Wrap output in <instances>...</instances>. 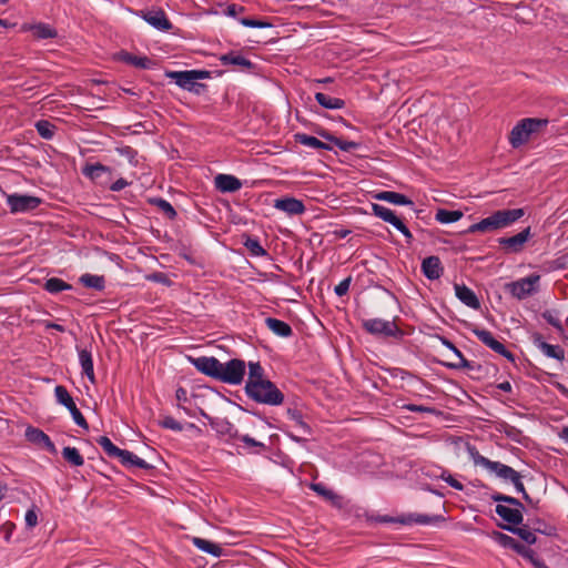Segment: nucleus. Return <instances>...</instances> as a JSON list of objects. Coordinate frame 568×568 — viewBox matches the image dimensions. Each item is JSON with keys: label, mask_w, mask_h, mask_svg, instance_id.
<instances>
[{"label": "nucleus", "mask_w": 568, "mask_h": 568, "mask_svg": "<svg viewBox=\"0 0 568 568\" xmlns=\"http://www.w3.org/2000/svg\"><path fill=\"white\" fill-rule=\"evenodd\" d=\"M467 450L469 453V456H470L473 463L476 466H481V467L486 468L489 473H493L497 477L501 478L503 480L510 481L514 485L516 491L520 493L523 495V498L525 499V501H527L529 505L534 504V500L527 494L525 486L521 481V475L517 470H515L513 467L505 465L500 462H494V460H490L489 458L480 455L475 446H468Z\"/></svg>", "instance_id": "f257e3e1"}, {"label": "nucleus", "mask_w": 568, "mask_h": 568, "mask_svg": "<svg viewBox=\"0 0 568 568\" xmlns=\"http://www.w3.org/2000/svg\"><path fill=\"white\" fill-rule=\"evenodd\" d=\"M525 215L524 209H504L493 212L489 216L471 224L464 233H486L505 229Z\"/></svg>", "instance_id": "f03ea898"}, {"label": "nucleus", "mask_w": 568, "mask_h": 568, "mask_svg": "<svg viewBox=\"0 0 568 568\" xmlns=\"http://www.w3.org/2000/svg\"><path fill=\"white\" fill-rule=\"evenodd\" d=\"M246 396L258 404L278 406L284 402V394L271 381L265 383L248 384L244 387Z\"/></svg>", "instance_id": "7ed1b4c3"}, {"label": "nucleus", "mask_w": 568, "mask_h": 568, "mask_svg": "<svg viewBox=\"0 0 568 568\" xmlns=\"http://www.w3.org/2000/svg\"><path fill=\"white\" fill-rule=\"evenodd\" d=\"M165 77L174 80L181 89L199 95L206 89V85L197 80L210 79L211 72L207 70L166 71Z\"/></svg>", "instance_id": "20e7f679"}, {"label": "nucleus", "mask_w": 568, "mask_h": 568, "mask_svg": "<svg viewBox=\"0 0 568 568\" xmlns=\"http://www.w3.org/2000/svg\"><path fill=\"white\" fill-rule=\"evenodd\" d=\"M548 124L547 119L526 118L520 120L510 131L509 143L519 148L528 142L530 135Z\"/></svg>", "instance_id": "39448f33"}, {"label": "nucleus", "mask_w": 568, "mask_h": 568, "mask_svg": "<svg viewBox=\"0 0 568 568\" xmlns=\"http://www.w3.org/2000/svg\"><path fill=\"white\" fill-rule=\"evenodd\" d=\"M540 275L530 274L526 277L505 284V291L521 301L538 292Z\"/></svg>", "instance_id": "423d86ee"}, {"label": "nucleus", "mask_w": 568, "mask_h": 568, "mask_svg": "<svg viewBox=\"0 0 568 568\" xmlns=\"http://www.w3.org/2000/svg\"><path fill=\"white\" fill-rule=\"evenodd\" d=\"M443 520H444V517H442L439 515L429 516V515H422V514H408V515H402V516H397V517L384 515V516H378L376 518V521H378V523L400 524V525H406V526H409L413 524L434 525V524H437Z\"/></svg>", "instance_id": "0eeeda50"}, {"label": "nucleus", "mask_w": 568, "mask_h": 568, "mask_svg": "<svg viewBox=\"0 0 568 568\" xmlns=\"http://www.w3.org/2000/svg\"><path fill=\"white\" fill-rule=\"evenodd\" d=\"M54 396H55L57 402L60 405L64 406L70 412L74 423L79 427L88 430L89 424H88L87 419L84 418V416L82 415V413L78 409V407L74 403V399L68 392L67 387L63 385H57L54 388Z\"/></svg>", "instance_id": "6e6552de"}, {"label": "nucleus", "mask_w": 568, "mask_h": 568, "mask_svg": "<svg viewBox=\"0 0 568 568\" xmlns=\"http://www.w3.org/2000/svg\"><path fill=\"white\" fill-rule=\"evenodd\" d=\"M363 328L372 335H382L385 337H402L403 331L394 321L382 318H368L363 321Z\"/></svg>", "instance_id": "1a4fd4ad"}, {"label": "nucleus", "mask_w": 568, "mask_h": 568, "mask_svg": "<svg viewBox=\"0 0 568 568\" xmlns=\"http://www.w3.org/2000/svg\"><path fill=\"white\" fill-rule=\"evenodd\" d=\"M245 368V362L240 358H232L225 364L222 363L219 381L230 385H240L243 382Z\"/></svg>", "instance_id": "9d476101"}, {"label": "nucleus", "mask_w": 568, "mask_h": 568, "mask_svg": "<svg viewBox=\"0 0 568 568\" xmlns=\"http://www.w3.org/2000/svg\"><path fill=\"white\" fill-rule=\"evenodd\" d=\"M41 203L42 199L30 194L13 193L7 195V205L12 214L34 211Z\"/></svg>", "instance_id": "9b49d317"}, {"label": "nucleus", "mask_w": 568, "mask_h": 568, "mask_svg": "<svg viewBox=\"0 0 568 568\" xmlns=\"http://www.w3.org/2000/svg\"><path fill=\"white\" fill-rule=\"evenodd\" d=\"M531 236V229L530 226H527L514 236L499 237L497 242L504 248L505 253L517 254L524 250L525 244Z\"/></svg>", "instance_id": "f8f14e48"}, {"label": "nucleus", "mask_w": 568, "mask_h": 568, "mask_svg": "<svg viewBox=\"0 0 568 568\" xmlns=\"http://www.w3.org/2000/svg\"><path fill=\"white\" fill-rule=\"evenodd\" d=\"M471 332L483 344L493 349L495 353L504 356L510 362H515V355L508 351L501 342L496 339L491 332L478 327L474 328Z\"/></svg>", "instance_id": "ddd939ff"}, {"label": "nucleus", "mask_w": 568, "mask_h": 568, "mask_svg": "<svg viewBox=\"0 0 568 568\" xmlns=\"http://www.w3.org/2000/svg\"><path fill=\"white\" fill-rule=\"evenodd\" d=\"M191 364L202 374L219 381L222 363L213 356L189 357Z\"/></svg>", "instance_id": "4468645a"}, {"label": "nucleus", "mask_w": 568, "mask_h": 568, "mask_svg": "<svg viewBox=\"0 0 568 568\" xmlns=\"http://www.w3.org/2000/svg\"><path fill=\"white\" fill-rule=\"evenodd\" d=\"M436 337L440 341V343L445 347H447L449 351H452L458 358V362H456V363H447L446 364L447 367L453 368V369L464 368L467 371H473L474 368H478V369L481 368L480 364H477L475 362L466 359L463 356L462 352L455 346V344L452 341H449L448 338H446L445 336H442V335H436Z\"/></svg>", "instance_id": "2eb2a0df"}, {"label": "nucleus", "mask_w": 568, "mask_h": 568, "mask_svg": "<svg viewBox=\"0 0 568 568\" xmlns=\"http://www.w3.org/2000/svg\"><path fill=\"white\" fill-rule=\"evenodd\" d=\"M26 439L31 444L44 448L50 454H57V447L50 437L40 428L28 426L24 433Z\"/></svg>", "instance_id": "dca6fc26"}, {"label": "nucleus", "mask_w": 568, "mask_h": 568, "mask_svg": "<svg viewBox=\"0 0 568 568\" xmlns=\"http://www.w3.org/2000/svg\"><path fill=\"white\" fill-rule=\"evenodd\" d=\"M141 18L159 31L168 32L173 29V24L162 9L141 11Z\"/></svg>", "instance_id": "f3484780"}, {"label": "nucleus", "mask_w": 568, "mask_h": 568, "mask_svg": "<svg viewBox=\"0 0 568 568\" xmlns=\"http://www.w3.org/2000/svg\"><path fill=\"white\" fill-rule=\"evenodd\" d=\"M532 344L549 358L562 362L565 359V349L560 345H551L544 341L540 333L534 332L530 334Z\"/></svg>", "instance_id": "a211bd4d"}, {"label": "nucleus", "mask_w": 568, "mask_h": 568, "mask_svg": "<svg viewBox=\"0 0 568 568\" xmlns=\"http://www.w3.org/2000/svg\"><path fill=\"white\" fill-rule=\"evenodd\" d=\"M222 65H234L241 71L254 73L256 64L241 54L240 51H230L219 58Z\"/></svg>", "instance_id": "6ab92c4d"}, {"label": "nucleus", "mask_w": 568, "mask_h": 568, "mask_svg": "<svg viewBox=\"0 0 568 568\" xmlns=\"http://www.w3.org/2000/svg\"><path fill=\"white\" fill-rule=\"evenodd\" d=\"M201 415L207 419L212 429H214L221 436H227L229 438H237L239 430L227 418L212 417L204 410H201Z\"/></svg>", "instance_id": "aec40b11"}, {"label": "nucleus", "mask_w": 568, "mask_h": 568, "mask_svg": "<svg viewBox=\"0 0 568 568\" xmlns=\"http://www.w3.org/2000/svg\"><path fill=\"white\" fill-rule=\"evenodd\" d=\"M21 31L31 32L37 40L53 39L58 37V31L52 26L44 22L23 23L21 26Z\"/></svg>", "instance_id": "412c9836"}, {"label": "nucleus", "mask_w": 568, "mask_h": 568, "mask_svg": "<svg viewBox=\"0 0 568 568\" xmlns=\"http://www.w3.org/2000/svg\"><path fill=\"white\" fill-rule=\"evenodd\" d=\"M420 268L423 275L429 281L438 280L444 274L442 261L436 255L425 257L422 262Z\"/></svg>", "instance_id": "4be33fe9"}, {"label": "nucleus", "mask_w": 568, "mask_h": 568, "mask_svg": "<svg viewBox=\"0 0 568 568\" xmlns=\"http://www.w3.org/2000/svg\"><path fill=\"white\" fill-rule=\"evenodd\" d=\"M274 207L287 213L288 215H301L305 212V205L303 201L293 196L276 199L274 201Z\"/></svg>", "instance_id": "5701e85b"}, {"label": "nucleus", "mask_w": 568, "mask_h": 568, "mask_svg": "<svg viewBox=\"0 0 568 568\" xmlns=\"http://www.w3.org/2000/svg\"><path fill=\"white\" fill-rule=\"evenodd\" d=\"M454 290L456 297L463 304L476 311L480 308V301L471 288L465 284L455 283Z\"/></svg>", "instance_id": "b1692460"}, {"label": "nucleus", "mask_w": 568, "mask_h": 568, "mask_svg": "<svg viewBox=\"0 0 568 568\" xmlns=\"http://www.w3.org/2000/svg\"><path fill=\"white\" fill-rule=\"evenodd\" d=\"M523 507H507L505 505L498 504L495 508L496 514L510 524L509 526L520 525L524 520V516L521 513Z\"/></svg>", "instance_id": "393cba45"}, {"label": "nucleus", "mask_w": 568, "mask_h": 568, "mask_svg": "<svg viewBox=\"0 0 568 568\" xmlns=\"http://www.w3.org/2000/svg\"><path fill=\"white\" fill-rule=\"evenodd\" d=\"M215 187L222 193H233L242 187V181L231 174H217L214 178Z\"/></svg>", "instance_id": "a878e982"}, {"label": "nucleus", "mask_w": 568, "mask_h": 568, "mask_svg": "<svg viewBox=\"0 0 568 568\" xmlns=\"http://www.w3.org/2000/svg\"><path fill=\"white\" fill-rule=\"evenodd\" d=\"M79 363L82 368V375H85L87 378L95 384V375H94V365L92 358V352L88 348H78Z\"/></svg>", "instance_id": "bb28decb"}, {"label": "nucleus", "mask_w": 568, "mask_h": 568, "mask_svg": "<svg viewBox=\"0 0 568 568\" xmlns=\"http://www.w3.org/2000/svg\"><path fill=\"white\" fill-rule=\"evenodd\" d=\"M373 199L385 201L395 205H413L414 202L406 195L394 191H379L373 194Z\"/></svg>", "instance_id": "cd10ccee"}, {"label": "nucleus", "mask_w": 568, "mask_h": 568, "mask_svg": "<svg viewBox=\"0 0 568 568\" xmlns=\"http://www.w3.org/2000/svg\"><path fill=\"white\" fill-rule=\"evenodd\" d=\"M118 459L124 467H128V468L138 467V468L145 469V470L153 469L152 465H150L144 459L138 457L135 454H133L132 452L126 450V449H122Z\"/></svg>", "instance_id": "c85d7f7f"}, {"label": "nucleus", "mask_w": 568, "mask_h": 568, "mask_svg": "<svg viewBox=\"0 0 568 568\" xmlns=\"http://www.w3.org/2000/svg\"><path fill=\"white\" fill-rule=\"evenodd\" d=\"M119 60L126 64L133 65L139 69H143V70L151 69L154 64V62L145 55L139 57V55H134L126 51H121L119 53Z\"/></svg>", "instance_id": "c756f323"}, {"label": "nucleus", "mask_w": 568, "mask_h": 568, "mask_svg": "<svg viewBox=\"0 0 568 568\" xmlns=\"http://www.w3.org/2000/svg\"><path fill=\"white\" fill-rule=\"evenodd\" d=\"M265 325L270 331H272L277 336L290 337L293 335V329H292L291 325L282 320L274 318V317H266Z\"/></svg>", "instance_id": "7c9ffc66"}, {"label": "nucleus", "mask_w": 568, "mask_h": 568, "mask_svg": "<svg viewBox=\"0 0 568 568\" xmlns=\"http://www.w3.org/2000/svg\"><path fill=\"white\" fill-rule=\"evenodd\" d=\"M294 140L296 143H300L302 145L310 146L313 149H317V150L331 151L333 149L331 144L323 142V141L318 140L317 138L308 135L306 133H300V132L295 133Z\"/></svg>", "instance_id": "2f4dec72"}, {"label": "nucleus", "mask_w": 568, "mask_h": 568, "mask_svg": "<svg viewBox=\"0 0 568 568\" xmlns=\"http://www.w3.org/2000/svg\"><path fill=\"white\" fill-rule=\"evenodd\" d=\"M192 542L201 551L210 554L214 557H221L223 555V548L219 544L211 540L193 537Z\"/></svg>", "instance_id": "473e14b6"}, {"label": "nucleus", "mask_w": 568, "mask_h": 568, "mask_svg": "<svg viewBox=\"0 0 568 568\" xmlns=\"http://www.w3.org/2000/svg\"><path fill=\"white\" fill-rule=\"evenodd\" d=\"M372 212L375 216L383 220L384 222L389 223L390 225L395 226L399 222V217L395 214L394 211L390 209L373 203L372 204Z\"/></svg>", "instance_id": "72a5a7b5"}, {"label": "nucleus", "mask_w": 568, "mask_h": 568, "mask_svg": "<svg viewBox=\"0 0 568 568\" xmlns=\"http://www.w3.org/2000/svg\"><path fill=\"white\" fill-rule=\"evenodd\" d=\"M79 282L88 288H93L95 291H103L105 288V278L103 275H94L90 273H84L79 277Z\"/></svg>", "instance_id": "f704fd0d"}, {"label": "nucleus", "mask_w": 568, "mask_h": 568, "mask_svg": "<svg viewBox=\"0 0 568 568\" xmlns=\"http://www.w3.org/2000/svg\"><path fill=\"white\" fill-rule=\"evenodd\" d=\"M315 100L321 106L328 110H338L345 106V101L343 99L334 98L322 92L315 93Z\"/></svg>", "instance_id": "c9c22d12"}, {"label": "nucleus", "mask_w": 568, "mask_h": 568, "mask_svg": "<svg viewBox=\"0 0 568 568\" xmlns=\"http://www.w3.org/2000/svg\"><path fill=\"white\" fill-rule=\"evenodd\" d=\"M247 367H248V377H247L245 385H248L251 383L252 384H255V383L262 384V383H265V381H268L267 378H265L264 368L262 367L260 362H250L247 364Z\"/></svg>", "instance_id": "e433bc0d"}, {"label": "nucleus", "mask_w": 568, "mask_h": 568, "mask_svg": "<svg viewBox=\"0 0 568 568\" xmlns=\"http://www.w3.org/2000/svg\"><path fill=\"white\" fill-rule=\"evenodd\" d=\"M149 204L158 207L169 220H175L178 213L172 204L163 197H150Z\"/></svg>", "instance_id": "4c0bfd02"}, {"label": "nucleus", "mask_w": 568, "mask_h": 568, "mask_svg": "<svg viewBox=\"0 0 568 568\" xmlns=\"http://www.w3.org/2000/svg\"><path fill=\"white\" fill-rule=\"evenodd\" d=\"M464 213L459 210H446L438 209L435 214V220L442 224H449L459 221L463 217Z\"/></svg>", "instance_id": "58836bf2"}, {"label": "nucleus", "mask_w": 568, "mask_h": 568, "mask_svg": "<svg viewBox=\"0 0 568 568\" xmlns=\"http://www.w3.org/2000/svg\"><path fill=\"white\" fill-rule=\"evenodd\" d=\"M243 245L248 250L252 256H265L267 251L261 245L257 237L243 235Z\"/></svg>", "instance_id": "ea45409f"}, {"label": "nucleus", "mask_w": 568, "mask_h": 568, "mask_svg": "<svg viewBox=\"0 0 568 568\" xmlns=\"http://www.w3.org/2000/svg\"><path fill=\"white\" fill-rule=\"evenodd\" d=\"M44 290L51 294H58L62 291H70L72 290V285L64 282L63 280L59 277H50L45 281L43 285Z\"/></svg>", "instance_id": "a19ab883"}, {"label": "nucleus", "mask_w": 568, "mask_h": 568, "mask_svg": "<svg viewBox=\"0 0 568 568\" xmlns=\"http://www.w3.org/2000/svg\"><path fill=\"white\" fill-rule=\"evenodd\" d=\"M500 527L505 530H508V531L519 536L528 545H534L537 540L535 534L527 526H524V527L500 526Z\"/></svg>", "instance_id": "79ce46f5"}, {"label": "nucleus", "mask_w": 568, "mask_h": 568, "mask_svg": "<svg viewBox=\"0 0 568 568\" xmlns=\"http://www.w3.org/2000/svg\"><path fill=\"white\" fill-rule=\"evenodd\" d=\"M286 413L288 418L295 423V425L302 430L304 435L312 434V428L307 423L304 422L301 410L296 408H287Z\"/></svg>", "instance_id": "37998d69"}, {"label": "nucleus", "mask_w": 568, "mask_h": 568, "mask_svg": "<svg viewBox=\"0 0 568 568\" xmlns=\"http://www.w3.org/2000/svg\"><path fill=\"white\" fill-rule=\"evenodd\" d=\"M34 126L38 134L45 140H51L57 131V126L48 120H39Z\"/></svg>", "instance_id": "c03bdc74"}, {"label": "nucleus", "mask_w": 568, "mask_h": 568, "mask_svg": "<svg viewBox=\"0 0 568 568\" xmlns=\"http://www.w3.org/2000/svg\"><path fill=\"white\" fill-rule=\"evenodd\" d=\"M63 458L72 466L80 467L84 464V458L75 447L67 446L62 449Z\"/></svg>", "instance_id": "a18cd8bd"}, {"label": "nucleus", "mask_w": 568, "mask_h": 568, "mask_svg": "<svg viewBox=\"0 0 568 568\" xmlns=\"http://www.w3.org/2000/svg\"><path fill=\"white\" fill-rule=\"evenodd\" d=\"M110 168L109 166H105L101 163H93V164H87L83 170H82V173L91 179V180H98L99 178H101V175L103 173H108L110 172Z\"/></svg>", "instance_id": "49530a36"}, {"label": "nucleus", "mask_w": 568, "mask_h": 568, "mask_svg": "<svg viewBox=\"0 0 568 568\" xmlns=\"http://www.w3.org/2000/svg\"><path fill=\"white\" fill-rule=\"evenodd\" d=\"M98 445L102 447L104 453L111 458H118L122 449L115 446L111 439L106 436H100L97 438Z\"/></svg>", "instance_id": "de8ad7c7"}, {"label": "nucleus", "mask_w": 568, "mask_h": 568, "mask_svg": "<svg viewBox=\"0 0 568 568\" xmlns=\"http://www.w3.org/2000/svg\"><path fill=\"white\" fill-rule=\"evenodd\" d=\"M311 489L316 494L325 498L326 500L332 501L334 505L339 500V496L336 495L332 489L327 488L322 483H313L311 484Z\"/></svg>", "instance_id": "09e8293b"}, {"label": "nucleus", "mask_w": 568, "mask_h": 568, "mask_svg": "<svg viewBox=\"0 0 568 568\" xmlns=\"http://www.w3.org/2000/svg\"><path fill=\"white\" fill-rule=\"evenodd\" d=\"M439 474H433L434 477H438L443 479L445 483H447L450 487L455 488L456 490H464V485L457 480L448 470L439 468Z\"/></svg>", "instance_id": "8fccbe9b"}, {"label": "nucleus", "mask_w": 568, "mask_h": 568, "mask_svg": "<svg viewBox=\"0 0 568 568\" xmlns=\"http://www.w3.org/2000/svg\"><path fill=\"white\" fill-rule=\"evenodd\" d=\"M500 432H503L509 439L521 444L524 438L523 432L516 426L509 425L507 423L501 424Z\"/></svg>", "instance_id": "3c124183"}, {"label": "nucleus", "mask_w": 568, "mask_h": 568, "mask_svg": "<svg viewBox=\"0 0 568 568\" xmlns=\"http://www.w3.org/2000/svg\"><path fill=\"white\" fill-rule=\"evenodd\" d=\"M541 316L549 325L556 328L560 334L564 333V326L560 320L557 317L556 311L546 310L545 312L541 313Z\"/></svg>", "instance_id": "603ef678"}, {"label": "nucleus", "mask_w": 568, "mask_h": 568, "mask_svg": "<svg viewBox=\"0 0 568 568\" xmlns=\"http://www.w3.org/2000/svg\"><path fill=\"white\" fill-rule=\"evenodd\" d=\"M239 22L246 28L265 29V28L273 27V24L271 22H268L267 20H262V19L240 18Z\"/></svg>", "instance_id": "864d4df0"}, {"label": "nucleus", "mask_w": 568, "mask_h": 568, "mask_svg": "<svg viewBox=\"0 0 568 568\" xmlns=\"http://www.w3.org/2000/svg\"><path fill=\"white\" fill-rule=\"evenodd\" d=\"M490 499L496 503H504L515 507H523V504L520 503L519 499L497 491L491 494Z\"/></svg>", "instance_id": "5fc2aeb1"}, {"label": "nucleus", "mask_w": 568, "mask_h": 568, "mask_svg": "<svg viewBox=\"0 0 568 568\" xmlns=\"http://www.w3.org/2000/svg\"><path fill=\"white\" fill-rule=\"evenodd\" d=\"M490 499L496 503H504L515 507H523V504L520 503L519 499L497 491L491 494Z\"/></svg>", "instance_id": "6e6d98bb"}, {"label": "nucleus", "mask_w": 568, "mask_h": 568, "mask_svg": "<svg viewBox=\"0 0 568 568\" xmlns=\"http://www.w3.org/2000/svg\"><path fill=\"white\" fill-rule=\"evenodd\" d=\"M160 425L163 428L171 429V430H174V432H182L183 430V425L180 422H178L175 418H173L172 416H165L160 422Z\"/></svg>", "instance_id": "4d7b16f0"}, {"label": "nucleus", "mask_w": 568, "mask_h": 568, "mask_svg": "<svg viewBox=\"0 0 568 568\" xmlns=\"http://www.w3.org/2000/svg\"><path fill=\"white\" fill-rule=\"evenodd\" d=\"M24 520L28 528H33L38 525V508L36 506L27 510Z\"/></svg>", "instance_id": "13d9d810"}, {"label": "nucleus", "mask_w": 568, "mask_h": 568, "mask_svg": "<svg viewBox=\"0 0 568 568\" xmlns=\"http://www.w3.org/2000/svg\"><path fill=\"white\" fill-rule=\"evenodd\" d=\"M237 439H240L242 443L245 444L246 447L251 448H258V449H265V444L262 442L256 440L255 438L251 437L250 435H239Z\"/></svg>", "instance_id": "bf43d9fd"}, {"label": "nucleus", "mask_w": 568, "mask_h": 568, "mask_svg": "<svg viewBox=\"0 0 568 568\" xmlns=\"http://www.w3.org/2000/svg\"><path fill=\"white\" fill-rule=\"evenodd\" d=\"M495 539L500 546L509 549L514 546V542L516 541L515 538L499 531L495 532Z\"/></svg>", "instance_id": "052dcab7"}, {"label": "nucleus", "mask_w": 568, "mask_h": 568, "mask_svg": "<svg viewBox=\"0 0 568 568\" xmlns=\"http://www.w3.org/2000/svg\"><path fill=\"white\" fill-rule=\"evenodd\" d=\"M336 146L344 152H351L353 150L358 149L361 146V143L355 141H346L338 138V140L336 141Z\"/></svg>", "instance_id": "680f3d73"}, {"label": "nucleus", "mask_w": 568, "mask_h": 568, "mask_svg": "<svg viewBox=\"0 0 568 568\" xmlns=\"http://www.w3.org/2000/svg\"><path fill=\"white\" fill-rule=\"evenodd\" d=\"M148 278L152 282L160 283V284H163L166 286H170L172 284L168 274H165L163 272H154L151 275H149Z\"/></svg>", "instance_id": "e2e57ef3"}, {"label": "nucleus", "mask_w": 568, "mask_h": 568, "mask_svg": "<svg viewBox=\"0 0 568 568\" xmlns=\"http://www.w3.org/2000/svg\"><path fill=\"white\" fill-rule=\"evenodd\" d=\"M351 282H352L351 276L341 281L334 288L335 294L337 296H344L349 290Z\"/></svg>", "instance_id": "0e129e2a"}, {"label": "nucleus", "mask_w": 568, "mask_h": 568, "mask_svg": "<svg viewBox=\"0 0 568 568\" xmlns=\"http://www.w3.org/2000/svg\"><path fill=\"white\" fill-rule=\"evenodd\" d=\"M394 227L404 235L407 244H412L413 234L402 220Z\"/></svg>", "instance_id": "69168bd1"}, {"label": "nucleus", "mask_w": 568, "mask_h": 568, "mask_svg": "<svg viewBox=\"0 0 568 568\" xmlns=\"http://www.w3.org/2000/svg\"><path fill=\"white\" fill-rule=\"evenodd\" d=\"M404 409L413 413H433L435 409L432 407L416 405V404H405L403 406Z\"/></svg>", "instance_id": "338daca9"}, {"label": "nucleus", "mask_w": 568, "mask_h": 568, "mask_svg": "<svg viewBox=\"0 0 568 568\" xmlns=\"http://www.w3.org/2000/svg\"><path fill=\"white\" fill-rule=\"evenodd\" d=\"M118 152L121 155L128 158L130 162H133V160L138 155V152L132 146H129V145L119 148Z\"/></svg>", "instance_id": "774afa93"}]
</instances>
